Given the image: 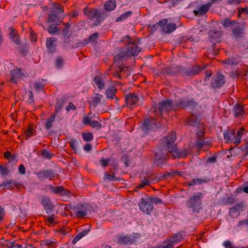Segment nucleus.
<instances>
[{"label":"nucleus","instance_id":"f257e3e1","mask_svg":"<svg viewBox=\"0 0 248 248\" xmlns=\"http://www.w3.org/2000/svg\"><path fill=\"white\" fill-rule=\"evenodd\" d=\"M176 133L174 131L169 132L167 136L162 138L158 144V151L155 153L154 163L157 166L165 165L169 159L168 153L173 158H185L189 154V150L184 148L180 150L176 144Z\"/></svg>","mask_w":248,"mask_h":248},{"label":"nucleus","instance_id":"f03ea898","mask_svg":"<svg viewBox=\"0 0 248 248\" xmlns=\"http://www.w3.org/2000/svg\"><path fill=\"white\" fill-rule=\"evenodd\" d=\"M83 12L89 19H94L93 24V27L100 25L108 16L106 12L97 8H89L88 6L83 9Z\"/></svg>","mask_w":248,"mask_h":248},{"label":"nucleus","instance_id":"7ed1b4c3","mask_svg":"<svg viewBox=\"0 0 248 248\" xmlns=\"http://www.w3.org/2000/svg\"><path fill=\"white\" fill-rule=\"evenodd\" d=\"M244 132H246V130L244 127L239 128L236 132L233 129H228L224 130L223 136L225 142L227 144L233 143L235 147H237L241 143V138Z\"/></svg>","mask_w":248,"mask_h":248},{"label":"nucleus","instance_id":"20e7f679","mask_svg":"<svg viewBox=\"0 0 248 248\" xmlns=\"http://www.w3.org/2000/svg\"><path fill=\"white\" fill-rule=\"evenodd\" d=\"M172 110L175 111V108L173 100L170 99L162 100L158 104L155 103L151 109L157 117H161L164 112L168 113Z\"/></svg>","mask_w":248,"mask_h":248},{"label":"nucleus","instance_id":"39448f33","mask_svg":"<svg viewBox=\"0 0 248 248\" xmlns=\"http://www.w3.org/2000/svg\"><path fill=\"white\" fill-rule=\"evenodd\" d=\"M203 197V194L202 192H196L193 196L190 197L186 202V205L188 209H191V214L195 216H198V214L202 209V200Z\"/></svg>","mask_w":248,"mask_h":248},{"label":"nucleus","instance_id":"423d86ee","mask_svg":"<svg viewBox=\"0 0 248 248\" xmlns=\"http://www.w3.org/2000/svg\"><path fill=\"white\" fill-rule=\"evenodd\" d=\"M206 66H200L195 64L189 68H184L181 66H176L177 72L180 73L182 76H194L202 71Z\"/></svg>","mask_w":248,"mask_h":248},{"label":"nucleus","instance_id":"0eeeda50","mask_svg":"<svg viewBox=\"0 0 248 248\" xmlns=\"http://www.w3.org/2000/svg\"><path fill=\"white\" fill-rule=\"evenodd\" d=\"M174 107L175 110L179 108L186 109L188 107H194L197 105L193 98H190L187 96L182 97L175 101Z\"/></svg>","mask_w":248,"mask_h":248},{"label":"nucleus","instance_id":"6e6552de","mask_svg":"<svg viewBox=\"0 0 248 248\" xmlns=\"http://www.w3.org/2000/svg\"><path fill=\"white\" fill-rule=\"evenodd\" d=\"M134 235L122 234L118 237L117 244L121 245H131L137 242V239L140 237L139 233H134Z\"/></svg>","mask_w":248,"mask_h":248},{"label":"nucleus","instance_id":"1a4fd4ad","mask_svg":"<svg viewBox=\"0 0 248 248\" xmlns=\"http://www.w3.org/2000/svg\"><path fill=\"white\" fill-rule=\"evenodd\" d=\"M236 26L232 28L231 35L235 38H241L245 34L247 23L245 22H238Z\"/></svg>","mask_w":248,"mask_h":248},{"label":"nucleus","instance_id":"9d476101","mask_svg":"<svg viewBox=\"0 0 248 248\" xmlns=\"http://www.w3.org/2000/svg\"><path fill=\"white\" fill-rule=\"evenodd\" d=\"M139 206L140 211L147 215H149L153 211L154 207L148 197L145 199L142 198L139 203Z\"/></svg>","mask_w":248,"mask_h":248},{"label":"nucleus","instance_id":"9b49d317","mask_svg":"<svg viewBox=\"0 0 248 248\" xmlns=\"http://www.w3.org/2000/svg\"><path fill=\"white\" fill-rule=\"evenodd\" d=\"M93 118L92 113L90 112L83 117L82 120V123L85 125H89L92 128L100 129L102 127L101 123L97 121H93Z\"/></svg>","mask_w":248,"mask_h":248},{"label":"nucleus","instance_id":"f8f14e48","mask_svg":"<svg viewBox=\"0 0 248 248\" xmlns=\"http://www.w3.org/2000/svg\"><path fill=\"white\" fill-rule=\"evenodd\" d=\"M225 83V77L222 74H217L212 78L211 81V86L214 88H219L222 87Z\"/></svg>","mask_w":248,"mask_h":248},{"label":"nucleus","instance_id":"ddd939ff","mask_svg":"<svg viewBox=\"0 0 248 248\" xmlns=\"http://www.w3.org/2000/svg\"><path fill=\"white\" fill-rule=\"evenodd\" d=\"M36 175L38 179L41 181L46 179L51 180L55 177V173L51 169L42 170L39 172L36 173Z\"/></svg>","mask_w":248,"mask_h":248},{"label":"nucleus","instance_id":"4468645a","mask_svg":"<svg viewBox=\"0 0 248 248\" xmlns=\"http://www.w3.org/2000/svg\"><path fill=\"white\" fill-rule=\"evenodd\" d=\"M141 48L137 46L135 41H129L128 46L127 48V55L129 57L136 56L141 51Z\"/></svg>","mask_w":248,"mask_h":248},{"label":"nucleus","instance_id":"2eb2a0df","mask_svg":"<svg viewBox=\"0 0 248 248\" xmlns=\"http://www.w3.org/2000/svg\"><path fill=\"white\" fill-rule=\"evenodd\" d=\"M22 76L21 69L19 67H16L10 71L8 81L13 83L17 84L18 80Z\"/></svg>","mask_w":248,"mask_h":248},{"label":"nucleus","instance_id":"dca6fc26","mask_svg":"<svg viewBox=\"0 0 248 248\" xmlns=\"http://www.w3.org/2000/svg\"><path fill=\"white\" fill-rule=\"evenodd\" d=\"M222 34V32L221 31L215 29H210L208 32V38L210 42H220Z\"/></svg>","mask_w":248,"mask_h":248},{"label":"nucleus","instance_id":"f3484780","mask_svg":"<svg viewBox=\"0 0 248 248\" xmlns=\"http://www.w3.org/2000/svg\"><path fill=\"white\" fill-rule=\"evenodd\" d=\"M41 204L44 206V210L47 214L51 213L55 207L49 197L42 196L41 198Z\"/></svg>","mask_w":248,"mask_h":248},{"label":"nucleus","instance_id":"a211bd4d","mask_svg":"<svg viewBox=\"0 0 248 248\" xmlns=\"http://www.w3.org/2000/svg\"><path fill=\"white\" fill-rule=\"evenodd\" d=\"M156 126V123L155 119L149 117L145 119L143 122L141 128L143 131L147 133Z\"/></svg>","mask_w":248,"mask_h":248},{"label":"nucleus","instance_id":"6ab92c4d","mask_svg":"<svg viewBox=\"0 0 248 248\" xmlns=\"http://www.w3.org/2000/svg\"><path fill=\"white\" fill-rule=\"evenodd\" d=\"M205 128L202 125L201 129L196 132L197 135L196 145L199 149H202L203 147V144L204 140Z\"/></svg>","mask_w":248,"mask_h":248},{"label":"nucleus","instance_id":"aec40b11","mask_svg":"<svg viewBox=\"0 0 248 248\" xmlns=\"http://www.w3.org/2000/svg\"><path fill=\"white\" fill-rule=\"evenodd\" d=\"M128 70V67L123 65L115 66L113 72V75L114 77L119 79H122L124 76L125 73Z\"/></svg>","mask_w":248,"mask_h":248},{"label":"nucleus","instance_id":"412c9836","mask_svg":"<svg viewBox=\"0 0 248 248\" xmlns=\"http://www.w3.org/2000/svg\"><path fill=\"white\" fill-rule=\"evenodd\" d=\"M106 76L104 74H98L93 77V80L100 90L105 88Z\"/></svg>","mask_w":248,"mask_h":248},{"label":"nucleus","instance_id":"4be33fe9","mask_svg":"<svg viewBox=\"0 0 248 248\" xmlns=\"http://www.w3.org/2000/svg\"><path fill=\"white\" fill-rule=\"evenodd\" d=\"M56 39L54 37L47 38L46 41V46L48 53H53L56 51Z\"/></svg>","mask_w":248,"mask_h":248},{"label":"nucleus","instance_id":"5701e85b","mask_svg":"<svg viewBox=\"0 0 248 248\" xmlns=\"http://www.w3.org/2000/svg\"><path fill=\"white\" fill-rule=\"evenodd\" d=\"M139 101V97L136 93H129L125 96V102L130 106H135Z\"/></svg>","mask_w":248,"mask_h":248},{"label":"nucleus","instance_id":"b1692460","mask_svg":"<svg viewBox=\"0 0 248 248\" xmlns=\"http://www.w3.org/2000/svg\"><path fill=\"white\" fill-rule=\"evenodd\" d=\"M84 207L82 205L76 206L72 208V210L76 217L78 218L84 217L87 215V210L83 209Z\"/></svg>","mask_w":248,"mask_h":248},{"label":"nucleus","instance_id":"393cba45","mask_svg":"<svg viewBox=\"0 0 248 248\" xmlns=\"http://www.w3.org/2000/svg\"><path fill=\"white\" fill-rule=\"evenodd\" d=\"M212 6V3L208 2L205 4L202 5L198 10H194L193 13L196 16L205 15L209 10Z\"/></svg>","mask_w":248,"mask_h":248},{"label":"nucleus","instance_id":"a878e982","mask_svg":"<svg viewBox=\"0 0 248 248\" xmlns=\"http://www.w3.org/2000/svg\"><path fill=\"white\" fill-rule=\"evenodd\" d=\"M103 98V95L100 93H94V95L90 98L89 103L93 108L96 107L97 106L101 104V100Z\"/></svg>","mask_w":248,"mask_h":248},{"label":"nucleus","instance_id":"bb28decb","mask_svg":"<svg viewBox=\"0 0 248 248\" xmlns=\"http://www.w3.org/2000/svg\"><path fill=\"white\" fill-rule=\"evenodd\" d=\"M244 207V202H240L235 205V206L231 208L229 210V216L232 217L238 216L239 215V211H242L243 208Z\"/></svg>","mask_w":248,"mask_h":248},{"label":"nucleus","instance_id":"cd10ccee","mask_svg":"<svg viewBox=\"0 0 248 248\" xmlns=\"http://www.w3.org/2000/svg\"><path fill=\"white\" fill-rule=\"evenodd\" d=\"M60 14L51 13L48 15L46 22L48 23L60 24L62 22L63 17L60 16Z\"/></svg>","mask_w":248,"mask_h":248},{"label":"nucleus","instance_id":"c85d7f7f","mask_svg":"<svg viewBox=\"0 0 248 248\" xmlns=\"http://www.w3.org/2000/svg\"><path fill=\"white\" fill-rule=\"evenodd\" d=\"M57 217V216L54 214L50 216H45L44 217V221L45 225L49 227L54 226L58 223V221L56 220Z\"/></svg>","mask_w":248,"mask_h":248},{"label":"nucleus","instance_id":"c756f323","mask_svg":"<svg viewBox=\"0 0 248 248\" xmlns=\"http://www.w3.org/2000/svg\"><path fill=\"white\" fill-rule=\"evenodd\" d=\"M232 111L235 117H239L243 116L245 114L244 105L237 104L234 106Z\"/></svg>","mask_w":248,"mask_h":248},{"label":"nucleus","instance_id":"7c9ffc66","mask_svg":"<svg viewBox=\"0 0 248 248\" xmlns=\"http://www.w3.org/2000/svg\"><path fill=\"white\" fill-rule=\"evenodd\" d=\"M186 124L187 125L191 126L199 127L200 120L198 119L197 115L191 114L188 117Z\"/></svg>","mask_w":248,"mask_h":248},{"label":"nucleus","instance_id":"2f4dec72","mask_svg":"<svg viewBox=\"0 0 248 248\" xmlns=\"http://www.w3.org/2000/svg\"><path fill=\"white\" fill-rule=\"evenodd\" d=\"M63 28L62 29L61 33L64 39H68L70 36L71 25L69 22H63Z\"/></svg>","mask_w":248,"mask_h":248},{"label":"nucleus","instance_id":"473e14b6","mask_svg":"<svg viewBox=\"0 0 248 248\" xmlns=\"http://www.w3.org/2000/svg\"><path fill=\"white\" fill-rule=\"evenodd\" d=\"M52 10L51 13H54L58 14H62V16L64 14V7L59 2H52Z\"/></svg>","mask_w":248,"mask_h":248},{"label":"nucleus","instance_id":"72a5a7b5","mask_svg":"<svg viewBox=\"0 0 248 248\" xmlns=\"http://www.w3.org/2000/svg\"><path fill=\"white\" fill-rule=\"evenodd\" d=\"M116 6L115 0H107L104 3V9L107 12H111L115 9Z\"/></svg>","mask_w":248,"mask_h":248},{"label":"nucleus","instance_id":"f704fd0d","mask_svg":"<svg viewBox=\"0 0 248 248\" xmlns=\"http://www.w3.org/2000/svg\"><path fill=\"white\" fill-rule=\"evenodd\" d=\"M117 92V89L114 86H112L108 88L105 92L106 97L108 99H114L116 98V93Z\"/></svg>","mask_w":248,"mask_h":248},{"label":"nucleus","instance_id":"c9c22d12","mask_svg":"<svg viewBox=\"0 0 248 248\" xmlns=\"http://www.w3.org/2000/svg\"><path fill=\"white\" fill-rule=\"evenodd\" d=\"M221 23L223 25V26L226 28L231 27L232 26H236V24H238V22L236 20H232L230 18L226 17L224 18L222 21Z\"/></svg>","mask_w":248,"mask_h":248},{"label":"nucleus","instance_id":"e433bc0d","mask_svg":"<svg viewBox=\"0 0 248 248\" xmlns=\"http://www.w3.org/2000/svg\"><path fill=\"white\" fill-rule=\"evenodd\" d=\"M90 231V229H87L82 230L80 232H78L73 239L72 243L75 244L78 241H79L82 237L86 235Z\"/></svg>","mask_w":248,"mask_h":248},{"label":"nucleus","instance_id":"4c0bfd02","mask_svg":"<svg viewBox=\"0 0 248 248\" xmlns=\"http://www.w3.org/2000/svg\"><path fill=\"white\" fill-rule=\"evenodd\" d=\"M56 114H51L48 118L46 119L45 123V127L47 130H50L53 127V123L55 121Z\"/></svg>","mask_w":248,"mask_h":248},{"label":"nucleus","instance_id":"58836bf2","mask_svg":"<svg viewBox=\"0 0 248 248\" xmlns=\"http://www.w3.org/2000/svg\"><path fill=\"white\" fill-rule=\"evenodd\" d=\"M170 241H171L173 244H177L181 242L183 238V234L181 232L173 234L171 236L168 237Z\"/></svg>","mask_w":248,"mask_h":248},{"label":"nucleus","instance_id":"ea45409f","mask_svg":"<svg viewBox=\"0 0 248 248\" xmlns=\"http://www.w3.org/2000/svg\"><path fill=\"white\" fill-rule=\"evenodd\" d=\"M49 25L47 27V31L51 34H56L61 30V28L59 27V24L49 23Z\"/></svg>","mask_w":248,"mask_h":248},{"label":"nucleus","instance_id":"a19ab883","mask_svg":"<svg viewBox=\"0 0 248 248\" xmlns=\"http://www.w3.org/2000/svg\"><path fill=\"white\" fill-rule=\"evenodd\" d=\"M57 242L55 239L44 240L42 241L41 245L47 248H55L57 246Z\"/></svg>","mask_w":248,"mask_h":248},{"label":"nucleus","instance_id":"79ce46f5","mask_svg":"<svg viewBox=\"0 0 248 248\" xmlns=\"http://www.w3.org/2000/svg\"><path fill=\"white\" fill-rule=\"evenodd\" d=\"M177 28L176 25L175 23H171L167 24L166 25L163 27L162 31L166 33H170L174 31Z\"/></svg>","mask_w":248,"mask_h":248},{"label":"nucleus","instance_id":"37998d69","mask_svg":"<svg viewBox=\"0 0 248 248\" xmlns=\"http://www.w3.org/2000/svg\"><path fill=\"white\" fill-rule=\"evenodd\" d=\"M127 57L129 56L127 55L126 51H121L114 57L113 61L115 62L119 63Z\"/></svg>","mask_w":248,"mask_h":248},{"label":"nucleus","instance_id":"c03bdc74","mask_svg":"<svg viewBox=\"0 0 248 248\" xmlns=\"http://www.w3.org/2000/svg\"><path fill=\"white\" fill-rule=\"evenodd\" d=\"M174 176V171L172 170H170L169 172H164L163 175L157 177L156 179L158 181H163L165 179H167L169 177H173Z\"/></svg>","mask_w":248,"mask_h":248},{"label":"nucleus","instance_id":"a18cd8bd","mask_svg":"<svg viewBox=\"0 0 248 248\" xmlns=\"http://www.w3.org/2000/svg\"><path fill=\"white\" fill-rule=\"evenodd\" d=\"M239 62V56L237 57H229L227 59H226L223 61V63L224 64H228L231 65H237Z\"/></svg>","mask_w":248,"mask_h":248},{"label":"nucleus","instance_id":"49530a36","mask_svg":"<svg viewBox=\"0 0 248 248\" xmlns=\"http://www.w3.org/2000/svg\"><path fill=\"white\" fill-rule=\"evenodd\" d=\"M208 180L204 179L197 178L193 179L187 182L188 186H195L196 184L202 185L203 183H206Z\"/></svg>","mask_w":248,"mask_h":248},{"label":"nucleus","instance_id":"de8ad7c7","mask_svg":"<svg viewBox=\"0 0 248 248\" xmlns=\"http://www.w3.org/2000/svg\"><path fill=\"white\" fill-rule=\"evenodd\" d=\"M105 180H108L109 181H119L120 180V177H116L114 172L112 174H108V172H105L104 176Z\"/></svg>","mask_w":248,"mask_h":248},{"label":"nucleus","instance_id":"09e8293b","mask_svg":"<svg viewBox=\"0 0 248 248\" xmlns=\"http://www.w3.org/2000/svg\"><path fill=\"white\" fill-rule=\"evenodd\" d=\"M132 15V12L131 11H128L120 15L117 18H116L115 19V21L118 22L123 20H125L127 18H128V17Z\"/></svg>","mask_w":248,"mask_h":248},{"label":"nucleus","instance_id":"8fccbe9b","mask_svg":"<svg viewBox=\"0 0 248 248\" xmlns=\"http://www.w3.org/2000/svg\"><path fill=\"white\" fill-rule=\"evenodd\" d=\"M49 188L54 193L57 194L61 195L62 192L64 191V188L62 186H55L52 185H50Z\"/></svg>","mask_w":248,"mask_h":248},{"label":"nucleus","instance_id":"3c124183","mask_svg":"<svg viewBox=\"0 0 248 248\" xmlns=\"http://www.w3.org/2000/svg\"><path fill=\"white\" fill-rule=\"evenodd\" d=\"M41 155L45 159H50L51 157L54 155V154L52 153L51 152L47 150L46 149H44L42 150Z\"/></svg>","mask_w":248,"mask_h":248},{"label":"nucleus","instance_id":"603ef678","mask_svg":"<svg viewBox=\"0 0 248 248\" xmlns=\"http://www.w3.org/2000/svg\"><path fill=\"white\" fill-rule=\"evenodd\" d=\"M64 63L63 59L61 57H57L55 60V66L59 69L62 68Z\"/></svg>","mask_w":248,"mask_h":248},{"label":"nucleus","instance_id":"864d4df0","mask_svg":"<svg viewBox=\"0 0 248 248\" xmlns=\"http://www.w3.org/2000/svg\"><path fill=\"white\" fill-rule=\"evenodd\" d=\"M82 137L83 140L86 141H91L93 139V134L90 132L82 133Z\"/></svg>","mask_w":248,"mask_h":248},{"label":"nucleus","instance_id":"5fc2aeb1","mask_svg":"<svg viewBox=\"0 0 248 248\" xmlns=\"http://www.w3.org/2000/svg\"><path fill=\"white\" fill-rule=\"evenodd\" d=\"M150 182L147 177H144L143 180H141V183L137 186V188H142L146 186H150Z\"/></svg>","mask_w":248,"mask_h":248},{"label":"nucleus","instance_id":"6e6d98bb","mask_svg":"<svg viewBox=\"0 0 248 248\" xmlns=\"http://www.w3.org/2000/svg\"><path fill=\"white\" fill-rule=\"evenodd\" d=\"M63 107V104L62 103L58 102L56 103L55 106V111L52 114L55 115L56 114V116L58 115L59 112L62 110V108Z\"/></svg>","mask_w":248,"mask_h":248},{"label":"nucleus","instance_id":"4d7b16f0","mask_svg":"<svg viewBox=\"0 0 248 248\" xmlns=\"http://www.w3.org/2000/svg\"><path fill=\"white\" fill-rule=\"evenodd\" d=\"M163 243H168V244L165 246L157 247L156 248H173L174 247V244H173V243L171 241H170L169 238L165 240Z\"/></svg>","mask_w":248,"mask_h":248},{"label":"nucleus","instance_id":"13d9d810","mask_svg":"<svg viewBox=\"0 0 248 248\" xmlns=\"http://www.w3.org/2000/svg\"><path fill=\"white\" fill-rule=\"evenodd\" d=\"M110 161V159L108 158H106L104 157H102L99 160V162L101 165V166L103 168L107 167L108 165V163Z\"/></svg>","mask_w":248,"mask_h":248},{"label":"nucleus","instance_id":"bf43d9fd","mask_svg":"<svg viewBox=\"0 0 248 248\" xmlns=\"http://www.w3.org/2000/svg\"><path fill=\"white\" fill-rule=\"evenodd\" d=\"M19 51L20 54L26 56L27 54L28 46L26 45H22L19 47Z\"/></svg>","mask_w":248,"mask_h":248},{"label":"nucleus","instance_id":"052dcab7","mask_svg":"<svg viewBox=\"0 0 248 248\" xmlns=\"http://www.w3.org/2000/svg\"><path fill=\"white\" fill-rule=\"evenodd\" d=\"M34 87L36 91H41L43 90L44 84L39 81H35L34 84Z\"/></svg>","mask_w":248,"mask_h":248},{"label":"nucleus","instance_id":"680f3d73","mask_svg":"<svg viewBox=\"0 0 248 248\" xmlns=\"http://www.w3.org/2000/svg\"><path fill=\"white\" fill-rule=\"evenodd\" d=\"M30 36L31 41L33 42H36L37 40V35L34 31L31 28L30 29Z\"/></svg>","mask_w":248,"mask_h":248},{"label":"nucleus","instance_id":"e2e57ef3","mask_svg":"<svg viewBox=\"0 0 248 248\" xmlns=\"http://www.w3.org/2000/svg\"><path fill=\"white\" fill-rule=\"evenodd\" d=\"M35 135L33 134V129L30 126L26 131L25 136L26 139L27 140L30 137H31L33 135Z\"/></svg>","mask_w":248,"mask_h":248},{"label":"nucleus","instance_id":"0e129e2a","mask_svg":"<svg viewBox=\"0 0 248 248\" xmlns=\"http://www.w3.org/2000/svg\"><path fill=\"white\" fill-rule=\"evenodd\" d=\"M98 33L94 32L88 37V41H90V42H95L98 38Z\"/></svg>","mask_w":248,"mask_h":248},{"label":"nucleus","instance_id":"69168bd1","mask_svg":"<svg viewBox=\"0 0 248 248\" xmlns=\"http://www.w3.org/2000/svg\"><path fill=\"white\" fill-rule=\"evenodd\" d=\"M9 29L11 31L10 33L11 38H15V37L18 36L16 30L14 27H10Z\"/></svg>","mask_w":248,"mask_h":248},{"label":"nucleus","instance_id":"338daca9","mask_svg":"<svg viewBox=\"0 0 248 248\" xmlns=\"http://www.w3.org/2000/svg\"><path fill=\"white\" fill-rule=\"evenodd\" d=\"M242 192H244L248 194V186H246L245 187H239L237 188L235 190V192L237 194H240V193H242Z\"/></svg>","mask_w":248,"mask_h":248},{"label":"nucleus","instance_id":"774afa93","mask_svg":"<svg viewBox=\"0 0 248 248\" xmlns=\"http://www.w3.org/2000/svg\"><path fill=\"white\" fill-rule=\"evenodd\" d=\"M168 21V19L164 18L160 20H159L158 22L156 23L157 26H160V27L163 28V27H165L167 24Z\"/></svg>","mask_w":248,"mask_h":248}]
</instances>
